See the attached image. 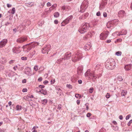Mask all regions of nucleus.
I'll return each instance as SVG.
<instances>
[{"label":"nucleus","instance_id":"obj_42","mask_svg":"<svg viewBox=\"0 0 132 132\" xmlns=\"http://www.w3.org/2000/svg\"><path fill=\"white\" fill-rule=\"evenodd\" d=\"M99 132H105V130L103 128H102L100 131Z\"/></svg>","mask_w":132,"mask_h":132},{"label":"nucleus","instance_id":"obj_11","mask_svg":"<svg viewBox=\"0 0 132 132\" xmlns=\"http://www.w3.org/2000/svg\"><path fill=\"white\" fill-rule=\"evenodd\" d=\"M39 88L38 87H37L35 88L37 92H40L41 94H42L44 95H46L47 94V91L46 90L41 89V90H40L39 91H38L37 89H39Z\"/></svg>","mask_w":132,"mask_h":132},{"label":"nucleus","instance_id":"obj_47","mask_svg":"<svg viewBox=\"0 0 132 132\" xmlns=\"http://www.w3.org/2000/svg\"><path fill=\"white\" fill-rule=\"evenodd\" d=\"M101 15L100 12V11L96 13V15L97 16H99Z\"/></svg>","mask_w":132,"mask_h":132},{"label":"nucleus","instance_id":"obj_37","mask_svg":"<svg viewBox=\"0 0 132 132\" xmlns=\"http://www.w3.org/2000/svg\"><path fill=\"white\" fill-rule=\"evenodd\" d=\"M72 18V16H70L68 17L67 19L69 21Z\"/></svg>","mask_w":132,"mask_h":132},{"label":"nucleus","instance_id":"obj_4","mask_svg":"<svg viewBox=\"0 0 132 132\" xmlns=\"http://www.w3.org/2000/svg\"><path fill=\"white\" fill-rule=\"evenodd\" d=\"M82 57L81 54L78 52L73 56L72 59V61L74 62H76L81 58Z\"/></svg>","mask_w":132,"mask_h":132},{"label":"nucleus","instance_id":"obj_26","mask_svg":"<svg viewBox=\"0 0 132 132\" xmlns=\"http://www.w3.org/2000/svg\"><path fill=\"white\" fill-rule=\"evenodd\" d=\"M117 79V80L120 81H122L123 80L121 76H118Z\"/></svg>","mask_w":132,"mask_h":132},{"label":"nucleus","instance_id":"obj_21","mask_svg":"<svg viewBox=\"0 0 132 132\" xmlns=\"http://www.w3.org/2000/svg\"><path fill=\"white\" fill-rule=\"evenodd\" d=\"M92 36L93 35L92 34L89 32L86 36L85 38L87 39H88L91 38Z\"/></svg>","mask_w":132,"mask_h":132},{"label":"nucleus","instance_id":"obj_63","mask_svg":"<svg viewBox=\"0 0 132 132\" xmlns=\"http://www.w3.org/2000/svg\"><path fill=\"white\" fill-rule=\"evenodd\" d=\"M17 68V66H16L15 67H13V69H14V70L15 71L16 70V69Z\"/></svg>","mask_w":132,"mask_h":132},{"label":"nucleus","instance_id":"obj_3","mask_svg":"<svg viewBox=\"0 0 132 132\" xmlns=\"http://www.w3.org/2000/svg\"><path fill=\"white\" fill-rule=\"evenodd\" d=\"M88 2L86 1H84L82 2L80 6V12H83L86 9L88 6Z\"/></svg>","mask_w":132,"mask_h":132},{"label":"nucleus","instance_id":"obj_56","mask_svg":"<svg viewBox=\"0 0 132 132\" xmlns=\"http://www.w3.org/2000/svg\"><path fill=\"white\" fill-rule=\"evenodd\" d=\"M14 60H11L9 62V63L10 64H12L14 62Z\"/></svg>","mask_w":132,"mask_h":132},{"label":"nucleus","instance_id":"obj_30","mask_svg":"<svg viewBox=\"0 0 132 132\" xmlns=\"http://www.w3.org/2000/svg\"><path fill=\"white\" fill-rule=\"evenodd\" d=\"M38 68V67L37 65H35L34 66V70L35 71H37Z\"/></svg>","mask_w":132,"mask_h":132},{"label":"nucleus","instance_id":"obj_1","mask_svg":"<svg viewBox=\"0 0 132 132\" xmlns=\"http://www.w3.org/2000/svg\"><path fill=\"white\" fill-rule=\"evenodd\" d=\"M105 68L108 70H112L116 66V63L114 60L113 59H108L105 63Z\"/></svg>","mask_w":132,"mask_h":132},{"label":"nucleus","instance_id":"obj_52","mask_svg":"<svg viewBox=\"0 0 132 132\" xmlns=\"http://www.w3.org/2000/svg\"><path fill=\"white\" fill-rule=\"evenodd\" d=\"M42 80V77H39L38 79V80L39 81H41Z\"/></svg>","mask_w":132,"mask_h":132},{"label":"nucleus","instance_id":"obj_14","mask_svg":"<svg viewBox=\"0 0 132 132\" xmlns=\"http://www.w3.org/2000/svg\"><path fill=\"white\" fill-rule=\"evenodd\" d=\"M124 68L126 70L129 71L131 69V64L126 65L125 66Z\"/></svg>","mask_w":132,"mask_h":132},{"label":"nucleus","instance_id":"obj_44","mask_svg":"<svg viewBox=\"0 0 132 132\" xmlns=\"http://www.w3.org/2000/svg\"><path fill=\"white\" fill-rule=\"evenodd\" d=\"M64 21L65 23L66 24L68 23L69 22V21L67 19H66L65 20H64Z\"/></svg>","mask_w":132,"mask_h":132},{"label":"nucleus","instance_id":"obj_36","mask_svg":"<svg viewBox=\"0 0 132 132\" xmlns=\"http://www.w3.org/2000/svg\"><path fill=\"white\" fill-rule=\"evenodd\" d=\"M21 59L23 60H27V57H26L23 56L21 57Z\"/></svg>","mask_w":132,"mask_h":132},{"label":"nucleus","instance_id":"obj_35","mask_svg":"<svg viewBox=\"0 0 132 132\" xmlns=\"http://www.w3.org/2000/svg\"><path fill=\"white\" fill-rule=\"evenodd\" d=\"M66 24L63 21L61 23V25L62 26H65Z\"/></svg>","mask_w":132,"mask_h":132},{"label":"nucleus","instance_id":"obj_51","mask_svg":"<svg viewBox=\"0 0 132 132\" xmlns=\"http://www.w3.org/2000/svg\"><path fill=\"white\" fill-rule=\"evenodd\" d=\"M122 41V39H118L117 40V42H121Z\"/></svg>","mask_w":132,"mask_h":132},{"label":"nucleus","instance_id":"obj_7","mask_svg":"<svg viewBox=\"0 0 132 132\" xmlns=\"http://www.w3.org/2000/svg\"><path fill=\"white\" fill-rule=\"evenodd\" d=\"M50 46L49 45L46 46L45 47L43 48L42 51V53L44 54L46 53L47 54L48 50H49L50 49Z\"/></svg>","mask_w":132,"mask_h":132},{"label":"nucleus","instance_id":"obj_20","mask_svg":"<svg viewBox=\"0 0 132 132\" xmlns=\"http://www.w3.org/2000/svg\"><path fill=\"white\" fill-rule=\"evenodd\" d=\"M90 70H88L85 74V76L86 77H88L90 78Z\"/></svg>","mask_w":132,"mask_h":132},{"label":"nucleus","instance_id":"obj_34","mask_svg":"<svg viewBox=\"0 0 132 132\" xmlns=\"http://www.w3.org/2000/svg\"><path fill=\"white\" fill-rule=\"evenodd\" d=\"M62 61V60L60 59H58L57 61H56V62H57V63L58 64H60V63Z\"/></svg>","mask_w":132,"mask_h":132},{"label":"nucleus","instance_id":"obj_49","mask_svg":"<svg viewBox=\"0 0 132 132\" xmlns=\"http://www.w3.org/2000/svg\"><path fill=\"white\" fill-rule=\"evenodd\" d=\"M26 79H24L22 81V82L23 83H25L26 82Z\"/></svg>","mask_w":132,"mask_h":132},{"label":"nucleus","instance_id":"obj_39","mask_svg":"<svg viewBox=\"0 0 132 132\" xmlns=\"http://www.w3.org/2000/svg\"><path fill=\"white\" fill-rule=\"evenodd\" d=\"M27 91V89L26 88H23L22 90V92H26Z\"/></svg>","mask_w":132,"mask_h":132},{"label":"nucleus","instance_id":"obj_25","mask_svg":"<svg viewBox=\"0 0 132 132\" xmlns=\"http://www.w3.org/2000/svg\"><path fill=\"white\" fill-rule=\"evenodd\" d=\"M15 10L14 7H13L11 10V13L12 14H14L15 12Z\"/></svg>","mask_w":132,"mask_h":132},{"label":"nucleus","instance_id":"obj_23","mask_svg":"<svg viewBox=\"0 0 132 132\" xmlns=\"http://www.w3.org/2000/svg\"><path fill=\"white\" fill-rule=\"evenodd\" d=\"M16 110L17 111H19L21 110V106L18 105L16 106Z\"/></svg>","mask_w":132,"mask_h":132},{"label":"nucleus","instance_id":"obj_61","mask_svg":"<svg viewBox=\"0 0 132 132\" xmlns=\"http://www.w3.org/2000/svg\"><path fill=\"white\" fill-rule=\"evenodd\" d=\"M12 102L11 101H10L8 103V104H9V106H11L12 104Z\"/></svg>","mask_w":132,"mask_h":132},{"label":"nucleus","instance_id":"obj_32","mask_svg":"<svg viewBox=\"0 0 132 132\" xmlns=\"http://www.w3.org/2000/svg\"><path fill=\"white\" fill-rule=\"evenodd\" d=\"M94 89L92 87L90 88L89 89V92L90 93H92Z\"/></svg>","mask_w":132,"mask_h":132},{"label":"nucleus","instance_id":"obj_27","mask_svg":"<svg viewBox=\"0 0 132 132\" xmlns=\"http://www.w3.org/2000/svg\"><path fill=\"white\" fill-rule=\"evenodd\" d=\"M30 54L31 55V56H30V57H32L35 54V51H34L30 53Z\"/></svg>","mask_w":132,"mask_h":132},{"label":"nucleus","instance_id":"obj_15","mask_svg":"<svg viewBox=\"0 0 132 132\" xmlns=\"http://www.w3.org/2000/svg\"><path fill=\"white\" fill-rule=\"evenodd\" d=\"M37 44V43H31L30 44H28L27 45H26V47L27 48V50L28 51H29L31 48V45H33V44H35V45H36Z\"/></svg>","mask_w":132,"mask_h":132},{"label":"nucleus","instance_id":"obj_54","mask_svg":"<svg viewBox=\"0 0 132 132\" xmlns=\"http://www.w3.org/2000/svg\"><path fill=\"white\" fill-rule=\"evenodd\" d=\"M7 7L9 8L11 7L12 6V5L11 4H7Z\"/></svg>","mask_w":132,"mask_h":132},{"label":"nucleus","instance_id":"obj_50","mask_svg":"<svg viewBox=\"0 0 132 132\" xmlns=\"http://www.w3.org/2000/svg\"><path fill=\"white\" fill-rule=\"evenodd\" d=\"M58 22H59L57 20H55L54 21V23L56 24H57L58 23Z\"/></svg>","mask_w":132,"mask_h":132},{"label":"nucleus","instance_id":"obj_40","mask_svg":"<svg viewBox=\"0 0 132 132\" xmlns=\"http://www.w3.org/2000/svg\"><path fill=\"white\" fill-rule=\"evenodd\" d=\"M51 3L49 2H48L47 4V7L50 6H51Z\"/></svg>","mask_w":132,"mask_h":132},{"label":"nucleus","instance_id":"obj_60","mask_svg":"<svg viewBox=\"0 0 132 132\" xmlns=\"http://www.w3.org/2000/svg\"><path fill=\"white\" fill-rule=\"evenodd\" d=\"M78 83L79 84H81L82 81L81 80H79L78 81Z\"/></svg>","mask_w":132,"mask_h":132},{"label":"nucleus","instance_id":"obj_46","mask_svg":"<svg viewBox=\"0 0 132 132\" xmlns=\"http://www.w3.org/2000/svg\"><path fill=\"white\" fill-rule=\"evenodd\" d=\"M91 113H88L87 114V117H89L91 116Z\"/></svg>","mask_w":132,"mask_h":132},{"label":"nucleus","instance_id":"obj_57","mask_svg":"<svg viewBox=\"0 0 132 132\" xmlns=\"http://www.w3.org/2000/svg\"><path fill=\"white\" fill-rule=\"evenodd\" d=\"M80 101L79 100H78L77 101V103L78 105H79L80 104Z\"/></svg>","mask_w":132,"mask_h":132},{"label":"nucleus","instance_id":"obj_43","mask_svg":"<svg viewBox=\"0 0 132 132\" xmlns=\"http://www.w3.org/2000/svg\"><path fill=\"white\" fill-rule=\"evenodd\" d=\"M132 120H130L129 121V122L128 123V126H130L131 123H132Z\"/></svg>","mask_w":132,"mask_h":132},{"label":"nucleus","instance_id":"obj_45","mask_svg":"<svg viewBox=\"0 0 132 132\" xmlns=\"http://www.w3.org/2000/svg\"><path fill=\"white\" fill-rule=\"evenodd\" d=\"M55 81V80L54 79H52L51 81V82L52 84H53Z\"/></svg>","mask_w":132,"mask_h":132},{"label":"nucleus","instance_id":"obj_8","mask_svg":"<svg viewBox=\"0 0 132 132\" xmlns=\"http://www.w3.org/2000/svg\"><path fill=\"white\" fill-rule=\"evenodd\" d=\"M98 22V20H95L91 22L90 23H89V26L91 27H95L97 24Z\"/></svg>","mask_w":132,"mask_h":132},{"label":"nucleus","instance_id":"obj_53","mask_svg":"<svg viewBox=\"0 0 132 132\" xmlns=\"http://www.w3.org/2000/svg\"><path fill=\"white\" fill-rule=\"evenodd\" d=\"M39 87L40 88H44V86L43 85H39Z\"/></svg>","mask_w":132,"mask_h":132},{"label":"nucleus","instance_id":"obj_64","mask_svg":"<svg viewBox=\"0 0 132 132\" xmlns=\"http://www.w3.org/2000/svg\"><path fill=\"white\" fill-rule=\"evenodd\" d=\"M48 83V81L47 80H45V81H44V83L47 84V83Z\"/></svg>","mask_w":132,"mask_h":132},{"label":"nucleus","instance_id":"obj_13","mask_svg":"<svg viewBox=\"0 0 132 132\" xmlns=\"http://www.w3.org/2000/svg\"><path fill=\"white\" fill-rule=\"evenodd\" d=\"M97 76L95 74V72L94 71H92L90 72V78H94L96 79L97 78Z\"/></svg>","mask_w":132,"mask_h":132},{"label":"nucleus","instance_id":"obj_48","mask_svg":"<svg viewBox=\"0 0 132 132\" xmlns=\"http://www.w3.org/2000/svg\"><path fill=\"white\" fill-rule=\"evenodd\" d=\"M67 87L69 88H72V86L71 85H67Z\"/></svg>","mask_w":132,"mask_h":132},{"label":"nucleus","instance_id":"obj_33","mask_svg":"<svg viewBox=\"0 0 132 132\" xmlns=\"http://www.w3.org/2000/svg\"><path fill=\"white\" fill-rule=\"evenodd\" d=\"M110 96V93H107L106 95V97L107 98H109Z\"/></svg>","mask_w":132,"mask_h":132},{"label":"nucleus","instance_id":"obj_18","mask_svg":"<svg viewBox=\"0 0 132 132\" xmlns=\"http://www.w3.org/2000/svg\"><path fill=\"white\" fill-rule=\"evenodd\" d=\"M127 33V31L125 30H123L121 32H119L118 35L120 36V35H126Z\"/></svg>","mask_w":132,"mask_h":132},{"label":"nucleus","instance_id":"obj_5","mask_svg":"<svg viewBox=\"0 0 132 132\" xmlns=\"http://www.w3.org/2000/svg\"><path fill=\"white\" fill-rule=\"evenodd\" d=\"M108 35V33L107 32L102 33L100 35V39L102 40H105Z\"/></svg>","mask_w":132,"mask_h":132},{"label":"nucleus","instance_id":"obj_31","mask_svg":"<svg viewBox=\"0 0 132 132\" xmlns=\"http://www.w3.org/2000/svg\"><path fill=\"white\" fill-rule=\"evenodd\" d=\"M2 60H1V63L3 64H4L6 62V60L5 59H2Z\"/></svg>","mask_w":132,"mask_h":132},{"label":"nucleus","instance_id":"obj_10","mask_svg":"<svg viewBox=\"0 0 132 132\" xmlns=\"http://www.w3.org/2000/svg\"><path fill=\"white\" fill-rule=\"evenodd\" d=\"M71 56V53L70 52L66 53L64 55V58L62 59H68Z\"/></svg>","mask_w":132,"mask_h":132},{"label":"nucleus","instance_id":"obj_41","mask_svg":"<svg viewBox=\"0 0 132 132\" xmlns=\"http://www.w3.org/2000/svg\"><path fill=\"white\" fill-rule=\"evenodd\" d=\"M103 15L104 17H106L107 16V14L106 12H104L103 13Z\"/></svg>","mask_w":132,"mask_h":132},{"label":"nucleus","instance_id":"obj_62","mask_svg":"<svg viewBox=\"0 0 132 132\" xmlns=\"http://www.w3.org/2000/svg\"><path fill=\"white\" fill-rule=\"evenodd\" d=\"M113 123L115 125H117V122L115 121H113Z\"/></svg>","mask_w":132,"mask_h":132},{"label":"nucleus","instance_id":"obj_58","mask_svg":"<svg viewBox=\"0 0 132 132\" xmlns=\"http://www.w3.org/2000/svg\"><path fill=\"white\" fill-rule=\"evenodd\" d=\"M123 117L122 115H120L119 116V118L120 120H122L123 119Z\"/></svg>","mask_w":132,"mask_h":132},{"label":"nucleus","instance_id":"obj_29","mask_svg":"<svg viewBox=\"0 0 132 132\" xmlns=\"http://www.w3.org/2000/svg\"><path fill=\"white\" fill-rule=\"evenodd\" d=\"M75 97L77 98H81V95H80L79 94H76L75 95Z\"/></svg>","mask_w":132,"mask_h":132},{"label":"nucleus","instance_id":"obj_2","mask_svg":"<svg viewBox=\"0 0 132 132\" xmlns=\"http://www.w3.org/2000/svg\"><path fill=\"white\" fill-rule=\"evenodd\" d=\"M89 24V23H85L82 24L78 30V31L81 34H83L86 32L88 29Z\"/></svg>","mask_w":132,"mask_h":132},{"label":"nucleus","instance_id":"obj_22","mask_svg":"<svg viewBox=\"0 0 132 132\" xmlns=\"http://www.w3.org/2000/svg\"><path fill=\"white\" fill-rule=\"evenodd\" d=\"M42 103L44 105L46 104L47 102L48 101L46 99H45L41 100Z\"/></svg>","mask_w":132,"mask_h":132},{"label":"nucleus","instance_id":"obj_16","mask_svg":"<svg viewBox=\"0 0 132 132\" xmlns=\"http://www.w3.org/2000/svg\"><path fill=\"white\" fill-rule=\"evenodd\" d=\"M113 23L111 21L108 22L106 24V26L108 28H110L113 26Z\"/></svg>","mask_w":132,"mask_h":132},{"label":"nucleus","instance_id":"obj_17","mask_svg":"<svg viewBox=\"0 0 132 132\" xmlns=\"http://www.w3.org/2000/svg\"><path fill=\"white\" fill-rule=\"evenodd\" d=\"M127 91L125 90H122L121 92V95L122 96H125L127 94Z\"/></svg>","mask_w":132,"mask_h":132},{"label":"nucleus","instance_id":"obj_19","mask_svg":"<svg viewBox=\"0 0 132 132\" xmlns=\"http://www.w3.org/2000/svg\"><path fill=\"white\" fill-rule=\"evenodd\" d=\"M56 6L57 4H53L49 8V11H50V12H51L52 10L55 9Z\"/></svg>","mask_w":132,"mask_h":132},{"label":"nucleus","instance_id":"obj_38","mask_svg":"<svg viewBox=\"0 0 132 132\" xmlns=\"http://www.w3.org/2000/svg\"><path fill=\"white\" fill-rule=\"evenodd\" d=\"M131 116V115L130 114L128 115L126 117V120L128 119Z\"/></svg>","mask_w":132,"mask_h":132},{"label":"nucleus","instance_id":"obj_59","mask_svg":"<svg viewBox=\"0 0 132 132\" xmlns=\"http://www.w3.org/2000/svg\"><path fill=\"white\" fill-rule=\"evenodd\" d=\"M85 105L86 106V109L87 110L88 109V104H85Z\"/></svg>","mask_w":132,"mask_h":132},{"label":"nucleus","instance_id":"obj_24","mask_svg":"<svg viewBox=\"0 0 132 132\" xmlns=\"http://www.w3.org/2000/svg\"><path fill=\"white\" fill-rule=\"evenodd\" d=\"M54 15L55 17L57 18L59 16V14L58 12H56L54 13Z\"/></svg>","mask_w":132,"mask_h":132},{"label":"nucleus","instance_id":"obj_6","mask_svg":"<svg viewBox=\"0 0 132 132\" xmlns=\"http://www.w3.org/2000/svg\"><path fill=\"white\" fill-rule=\"evenodd\" d=\"M27 40V38L26 37H22L17 39L16 41L19 43H22Z\"/></svg>","mask_w":132,"mask_h":132},{"label":"nucleus","instance_id":"obj_12","mask_svg":"<svg viewBox=\"0 0 132 132\" xmlns=\"http://www.w3.org/2000/svg\"><path fill=\"white\" fill-rule=\"evenodd\" d=\"M126 14L125 12L123 10L120 11L118 13V16L119 17H123Z\"/></svg>","mask_w":132,"mask_h":132},{"label":"nucleus","instance_id":"obj_55","mask_svg":"<svg viewBox=\"0 0 132 132\" xmlns=\"http://www.w3.org/2000/svg\"><path fill=\"white\" fill-rule=\"evenodd\" d=\"M62 9L63 10H64L65 9L66 7L64 6H62L61 7Z\"/></svg>","mask_w":132,"mask_h":132},{"label":"nucleus","instance_id":"obj_28","mask_svg":"<svg viewBox=\"0 0 132 132\" xmlns=\"http://www.w3.org/2000/svg\"><path fill=\"white\" fill-rule=\"evenodd\" d=\"M122 54L121 52L120 51H118L116 53V54L118 56H120Z\"/></svg>","mask_w":132,"mask_h":132},{"label":"nucleus","instance_id":"obj_9","mask_svg":"<svg viewBox=\"0 0 132 132\" xmlns=\"http://www.w3.org/2000/svg\"><path fill=\"white\" fill-rule=\"evenodd\" d=\"M7 40L6 39L2 40L0 42V47L2 48L5 46L7 43Z\"/></svg>","mask_w":132,"mask_h":132}]
</instances>
